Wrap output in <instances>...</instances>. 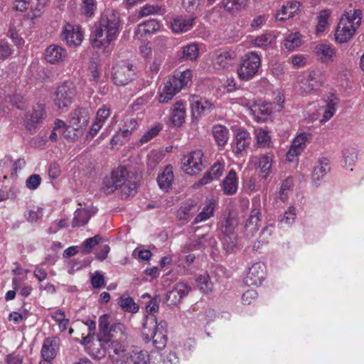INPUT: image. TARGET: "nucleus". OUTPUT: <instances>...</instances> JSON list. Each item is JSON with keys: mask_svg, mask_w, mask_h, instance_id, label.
Instances as JSON below:
<instances>
[{"mask_svg": "<svg viewBox=\"0 0 364 364\" xmlns=\"http://www.w3.org/2000/svg\"><path fill=\"white\" fill-rule=\"evenodd\" d=\"M120 20L117 14L109 12L101 16L95 23L91 33L92 47L105 48L115 41L119 33Z\"/></svg>", "mask_w": 364, "mask_h": 364, "instance_id": "f257e3e1", "label": "nucleus"}, {"mask_svg": "<svg viewBox=\"0 0 364 364\" xmlns=\"http://www.w3.org/2000/svg\"><path fill=\"white\" fill-rule=\"evenodd\" d=\"M167 323L157 321L153 315L146 317L143 325L142 336L145 342L152 341L157 349H163L167 343Z\"/></svg>", "mask_w": 364, "mask_h": 364, "instance_id": "f03ea898", "label": "nucleus"}, {"mask_svg": "<svg viewBox=\"0 0 364 364\" xmlns=\"http://www.w3.org/2000/svg\"><path fill=\"white\" fill-rule=\"evenodd\" d=\"M191 78L192 71L189 69L169 77L159 93V102L167 103L178 92L187 86Z\"/></svg>", "mask_w": 364, "mask_h": 364, "instance_id": "7ed1b4c3", "label": "nucleus"}, {"mask_svg": "<svg viewBox=\"0 0 364 364\" xmlns=\"http://www.w3.org/2000/svg\"><path fill=\"white\" fill-rule=\"evenodd\" d=\"M127 337V332L123 338H120V334L118 336L109 337L107 341H102V344L107 348V353L111 360L112 364H124V360L127 356V345L125 341Z\"/></svg>", "mask_w": 364, "mask_h": 364, "instance_id": "20e7f679", "label": "nucleus"}, {"mask_svg": "<svg viewBox=\"0 0 364 364\" xmlns=\"http://www.w3.org/2000/svg\"><path fill=\"white\" fill-rule=\"evenodd\" d=\"M261 66V56L251 51L245 54L240 60L237 69L238 77L244 81L250 80L257 73Z\"/></svg>", "mask_w": 364, "mask_h": 364, "instance_id": "39448f33", "label": "nucleus"}, {"mask_svg": "<svg viewBox=\"0 0 364 364\" xmlns=\"http://www.w3.org/2000/svg\"><path fill=\"white\" fill-rule=\"evenodd\" d=\"M76 87L72 81H65L59 85L53 97L54 105L60 109H68L76 95Z\"/></svg>", "mask_w": 364, "mask_h": 364, "instance_id": "423d86ee", "label": "nucleus"}, {"mask_svg": "<svg viewBox=\"0 0 364 364\" xmlns=\"http://www.w3.org/2000/svg\"><path fill=\"white\" fill-rule=\"evenodd\" d=\"M338 99L333 94L323 98L318 103L316 113L311 117V120H319L321 124L328 122L335 114Z\"/></svg>", "mask_w": 364, "mask_h": 364, "instance_id": "0eeeda50", "label": "nucleus"}, {"mask_svg": "<svg viewBox=\"0 0 364 364\" xmlns=\"http://www.w3.org/2000/svg\"><path fill=\"white\" fill-rule=\"evenodd\" d=\"M237 221L235 218L228 217L221 227L220 240L227 252H232L237 247V238L235 232Z\"/></svg>", "mask_w": 364, "mask_h": 364, "instance_id": "6e6552de", "label": "nucleus"}, {"mask_svg": "<svg viewBox=\"0 0 364 364\" xmlns=\"http://www.w3.org/2000/svg\"><path fill=\"white\" fill-rule=\"evenodd\" d=\"M111 316L105 314L99 318V329L100 337L109 338L120 334V338H123L126 336V326L120 323L116 322L110 326Z\"/></svg>", "mask_w": 364, "mask_h": 364, "instance_id": "1a4fd4ad", "label": "nucleus"}, {"mask_svg": "<svg viewBox=\"0 0 364 364\" xmlns=\"http://www.w3.org/2000/svg\"><path fill=\"white\" fill-rule=\"evenodd\" d=\"M135 75L133 65L127 62L121 61L112 68V80L118 86H123L131 82Z\"/></svg>", "mask_w": 364, "mask_h": 364, "instance_id": "9d476101", "label": "nucleus"}, {"mask_svg": "<svg viewBox=\"0 0 364 364\" xmlns=\"http://www.w3.org/2000/svg\"><path fill=\"white\" fill-rule=\"evenodd\" d=\"M361 22V11L353 10V13L343 14V43L352 38L360 26Z\"/></svg>", "mask_w": 364, "mask_h": 364, "instance_id": "9b49d317", "label": "nucleus"}, {"mask_svg": "<svg viewBox=\"0 0 364 364\" xmlns=\"http://www.w3.org/2000/svg\"><path fill=\"white\" fill-rule=\"evenodd\" d=\"M203 154L201 151H194L184 156L182 160L185 172L191 176L196 175L203 168Z\"/></svg>", "mask_w": 364, "mask_h": 364, "instance_id": "f8f14e48", "label": "nucleus"}, {"mask_svg": "<svg viewBox=\"0 0 364 364\" xmlns=\"http://www.w3.org/2000/svg\"><path fill=\"white\" fill-rule=\"evenodd\" d=\"M311 134L301 132L292 141L290 148L287 153V160L294 162L297 160L298 156L306 149L307 143L311 139Z\"/></svg>", "mask_w": 364, "mask_h": 364, "instance_id": "ddd939ff", "label": "nucleus"}, {"mask_svg": "<svg viewBox=\"0 0 364 364\" xmlns=\"http://www.w3.org/2000/svg\"><path fill=\"white\" fill-rule=\"evenodd\" d=\"M247 109L257 122L264 121L272 112V104L262 100L247 101L245 103Z\"/></svg>", "mask_w": 364, "mask_h": 364, "instance_id": "4468645a", "label": "nucleus"}, {"mask_svg": "<svg viewBox=\"0 0 364 364\" xmlns=\"http://www.w3.org/2000/svg\"><path fill=\"white\" fill-rule=\"evenodd\" d=\"M62 38L70 46H78L83 40V32L79 25L66 23L62 31Z\"/></svg>", "mask_w": 364, "mask_h": 364, "instance_id": "2eb2a0df", "label": "nucleus"}, {"mask_svg": "<svg viewBox=\"0 0 364 364\" xmlns=\"http://www.w3.org/2000/svg\"><path fill=\"white\" fill-rule=\"evenodd\" d=\"M266 275V267L264 263L257 262L250 268L245 282L248 286H257L262 284Z\"/></svg>", "mask_w": 364, "mask_h": 364, "instance_id": "dca6fc26", "label": "nucleus"}, {"mask_svg": "<svg viewBox=\"0 0 364 364\" xmlns=\"http://www.w3.org/2000/svg\"><path fill=\"white\" fill-rule=\"evenodd\" d=\"M322 81L319 75L316 72H311L308 77L299 83V87L297 92L306 96L319 90L322 85Z\"/></svg>", "mask_w": 364, "mask_h": 364, "instance_id": "f3484780", "label": "nucleus"}, {"mask_svg": "<svg viewBox=\"0 0 364 364\" xmlns=\"http://www.w3.org/2000/svg\"><path fill=\"white\" fill-rule=\"evenodd\" d=\"M191 289V287L186 283L178 282L166 294V299L168 304L176 305L188 294Z\"/></svg>", "mask_w": 364, "mask_h": 364, "instance_id": "a211bd4d", "label": "nucleus"}, {"mask_svg": "<svg viewBox=\"0 0 364 364\" xmlns=\"http://www.w3.org/2000/svg\"><path fill=\"white\" fill-rule=\"evenodd\" d=\"M45 59L50 64H59L63 62L67 56L66 50L58 45H50L45 51Z\"/></svg>", "mask_w": 364, "mask_h": 364, "instance_id": "6ab92c4d", "label": "nucleus"}, {"mask_svg": "<svg viewBox=\"0 0 364 364\" xmlns=\"http://www.w3.org/2000/svg\"><path fill=\"white\" fill-rule=\"evenodd\" d=\"M160 29V23L155 19H149L139 25L134 32V38L139 41L146 36H150Z\"/></svg>", "mask_w": 364, "mask_h": 364, "instance_id": "aec40b11", "label": "nucleus"}, {"mask_svg": "<svg viewBox=\"0 0 364 364\" xmlns=\"http://www.w3.org/2000/svg\"><path fill=\"white\" fill-rule=\"evenodd\" d=\"M195 19L193 16H178L171 21V28L175 33H186L193 27Z\"/></svg>", "mask_w": 364, "mask_h": 364, "instance_id": "412c9836", "label": "nucleus"}, {"mask_svg": "<svg viewBox=\"0 0 364 364\" xmlns=\"http://www.w3.org/2000/svg\"><path fill=\"white\" fill-rule=\"evenodd\" d=\"M110 109L105 105H103L97 110L95 121L92 123L88 132V136L92 138L98 133V132L101 129L105 123L106 120L110 116Z\"/></svg>", "mask_w": 364, "mask_h": 364, "instance_id": "4be33fe9", "label": "nucleus"}, {"mask_svg": "<svg viewBox=\"0 0 364 364\" xmlns=\"http://www.w3.org/2000/svg\"><path fill=\"white\" fill-rule=\"evenodd\" d=\"M58 339L57 338H46L43 343L41 351L43 359L53 360L58 353Z\"/></svg>", "mask_w": 364, "mask_h": 364, "instance_id": "5701e85b", "label": "nucleus"}, {"mask_svg": "<svg viewBox=\"0 0 364 364\" xmlns=\"http://www.w3.org/2000/svg\"><path fill=\"white\" fill-rule=\"evenodd\" d=\"M251 142V136L249 132L244 129H238L236 130L235 135V148L234 151L236 154L242 155L245 151Z\"/></svg>", "mask_w": 364, "mask_h": 364, "instance_id": "b1692460", "label": "nucleus"}, {"mask_svg": "<svg viewBox=\"0 0 364 364\" xmlns=\"http://www.w3.org/2000/svg\"><path fill=\"white\" fill-rule=\"evenodd\" d=\"M217 206L218 201L215 199L210 198L206 200L202 210L196 215L193 223L197 224L213 217Z\"/></svg>", "mask_w": 364, "mask_h": 364, "instance_id": "393cba45", "label": "nucleus"}, {"mask_svg": "<svg viewBox=\"0 0 364 364\" xmlns=\"http://www.w3.org/2000/svg\"><path fill=\"white\" fill-rule=\"evenodd\" d=\"M235 58V52L229 50L222 51L216 56L214 60V65L218 70L228 69L234 64Z\"/></svg>", "mask_w": 364, "mask_h": 364, "instance_id": "a878e982", "label": "nucleus"}, {"mask_svg": "<svg viewBox=\"0 0 364 364\" xmlns=\"http://www.w3.org/2000/svg\"><path fill=\"white\" fill-rule=\"evenodd\" d=\"M222 188L224 193L231 196L236 193L238 188V178L235 170L231 169L223 181Z\"/></svg>", "mask_w": 364, "mask_h": 364, "instance_id": "bb28decb", "label": "nucleus"}, {"mask_svg": "<svg viewBox=\"0 0 364 364\" xmlns=\"http://www.w3.org/2000/svg\"><path fill=\"white\" fill-rule=\"evenodd\" d=\"M260 210L259 208H253L247 220L245 229L247 235L253 236L260 227Z\"/></svg>", "mask_w": 364, "mask_h": 364, "instance_id": "cd10ccee", "label": "nucleus"}, {"mask_svg": "<svg viewBox=\"0 0 364 364\" xmlns=\"http://www.w3.org/2000/svg\"><path fill=\"white\" fill-rule=\"evenodd\" d=\"M124 364H149V355L147 351L138 348L129 351Z\"/></svg>", "mask_w": 364, "mask_h": 364, "instance_id": "c85d7f7f", "label": "nucleus"}, {"mask_svg": "<svg viewBox=\"0 0 364 364\" xmlns=\"http://www.w3.org/2000/svg\"><path fill=\"white\" fill-rule=\"evenodd\" d=\"M330 171L329 161L326 158L321 159L314 167L312 173V181L315 186L321 183L323 177Z\"/></svg>", "mask_w": 364, "mask_h": 364, "instance_id": "c756f323", "label": "nucleus"}, {"mask_svg": "<svg viewBox=\"0 0 364 364\" xmlns=\"http://www.w3.org/2000/svg\"><path fill=\"white\" fill-rule=\"evenodd\" d=\"M300 3L298 1H289L283 5L282 9L277 13L276 18L278 21H284L293 17L299 11Z\"/></svg>", "mask_w": 364, "mask_h": 364, "instance_id": "7c9ffc66", "label": "nucleus"}, {"mask_svg": "<svg viewBox=\"0 0 364 364\" xmlns=\"http://www.w3.org/2000/svg\"><path fill=\"white\" fill-rule=\"evenodd\" d=\"M186 108L181 101L176 102L171 113V122L174 126L180 127L185 121Z\"/></svg>", "mask_w": 364, "mask_h": 364, "instance_id": "2f4dec72", "label": "nucleus"}, {"mask_svg": "<svg viewBox=\"0 0 364 364\" xmlns=\"http://www.w3.org/2000/svg\"><path fill=\"white\" fill-rule=\"evenodd\" d=\"M95 213L96 210L92 211L85 208H77L74 213L72 226L73 228L84 226Z\"/></svg>", "mask_w": 364, "mask_h": 364, "instance_id": "473e14b6", "label": "nucleus"}, {"mask_svg": "<svg viewBox=\"0 0 364 364\" xmlns=\"http://www.w3.org/2000/svg\"><path fill=\"white\" fill-rule=\"evenodd\" d=\"M87 122L88 116L85 109L80 108L75 110L72 114L69 123L73 127L82 129V133H83Z\"/></svg>", "mask_w": 364, "mask_h": 364, "instance_id": "72a5a7b5", "label": "nucleus"}, {"mask_svg": "<svg viewBox=\"0 0 364 364\" xmlns=\"http://www.w3.org/2000/svg\"><path fill=\"white\" fill-rule=\"evenodd\" d=\"M248 0H221L218 4L226 12L235 14L245 9L247 5Z\"/></svg>", "mask_w": 364, "mask_h": 364, "instance_id": "f704fd0d", "label": "nucleus"}, {"mask_svg": "<svg viewBox=\"0 0 364 364\" xmlns=\"http://www.w3.org/2000/svg\"><path fill=\"white\" fill-rule=\"evenodd\" d=\"M173 168L167 166L159 175L157 182L161 189L168 191L173 181Z\"/></svg>", "mask_w": 364, "mask_h": 364, "instance_id": "c9c22d12", "label": "nucleus"}, {"mask_svg": "<svg viewBox=\"0 0 364 364\" xmlns=\"http://www.w3.org/2000/svg\"><path fill=\"white\" fill-rule=\"evenodd\" d=\"M213 108V105L208 100L193 97L192 100L191 109L193 114L201 115Z\"/></svg>", "mask_w": 364, "mask_h": 364, "instance_id": "e433bc0d", "label": "nucleus"}, {"mask_svg": "<svg viewBox=\"0 0 364 364\" xmlns=\"http://www.w3.org/2000/svg\"><path fill=\"white\" fill-rule=\"evenodd\" d=\"M213 136L220 146H225L229 139V130L228 129L221 124L214 125L212 128Z\"/></svg>", "mask_w": 364, "mask_h": 364, "instance_id": "4c0bfd02", "label": "nucleus"}, {"mask_svg": "<svg viewBox=\"0 0 364 364\" xmlns=\"http://www.w3.org/2000/svg\"><path fill=\"white\" fill-rule=\"evenodd\" d=\"M257 168H259L262 178H266L270 173L272 166V158L269 155H261L255 158Z\"/></svg>", "mask_w": 364, "mask_h": 364, "instance_id": "58836bf2", "label": "nucleus"}, {"mask_svg": "<svg viewBox=\"0 0 364 364\" xmlns=\"http://www.w3.org/2000/svg\"><path fill=\"white\" fill-rule=\"evenodd\" d=\"M44 113V109L42 105H37L33 109V112L26 116V127L28 129L31 130L35 128L36 124L38 123L42 119Z\"/></svg>", "mask_w": 364, "mask_h": 364, "instance_id": "ea45409f", "label": "nucleus"}, {"mask_svg": "<svg viewBox=\"0 0 364 364\" xmlns=\"http://www.w3.org/2000/svg\"><path fill=\"white\" fill-rule=\"evenodd\" d=\"M51 318L58 325L60 332H64L68 328L70 319L65 317V313L62 309H57L50 314Z\"/></svg>", "mask_w": 364, "mask_h": 364, "instance_id": "a19ab883", "label": "nucleus"}, {"mask_svg": "<svg viewBox=\"0 0 364 364\" xmlns=\"http://www.w3.org/2000/svg\"><path fill=\"white\" fill-rule=\"evenodd\" d=\"M118 305L125 312L136 314L139 311V306L129 296H122L118 299Z\"/></svg>", "mask_w": 364, "mask_h": 364, "instance_id": "79ce46f5", "label": "nucleus"}, {"mask_svg": "<svg viewBox=\"0 0 364 364\" xmlns=\"http://www.w3.org/2000/svg\"><path fill=\"white\" fill-rule=\"evenodd\" d=\"M275 41V37L269 33L262 34L255 38H250L251 45L254 47L265 48Z\"/></svg>", "mask_w": 364, "mask_h": 364, "instance_id": "37998d69", "label": "nucleus"}, {"mask_svg": "<svg viewBox=\"0 0 364 364\" xmlns=\"http://www.w3.org/2000/svg\"><path fill=\"white\" fill-rule=\"evenodd\" d=\"M129 173L127 169L124 166H119L114 170L111 173L112 178L117 188H121L127 181Z\"/></svg>", "mask_w": 364, "mask_h": 364, "instance_id": "c03bdc74", "label": "nucleus"}, {"mask_svg": "<svg viewBox=\"0 0 364 364\" xmlns=\"http://www.w3.org/2000/svg\"><path fill=\"white\" fill-rule=\"evenodd\" d=\"M199 55V48L198 44L193 43L188 44L183 48L182 58L186 60H195Z\"/></svg>", "mask_w": 364, "mask_h": 364, "instance_id": "a18cd8bd", "label": "nucleus"}, {"mask_svg": "<svg viewBox=\"0 0 364 364\" xmlns=\"http://www.w3.org/2000/svg\"><path fill=\"white\" fill-rule=\"evenodd\" d=\"M255 135L257 143L260 147H269L271 138L267 131L262 128H257L255 129Z\"/></svg>", "mask_w": 364, "mask_h": 364, "instance_id": "49530a36", "label": "nucleus"}, {"mask_svg": "<svg viewBox=\"0 0 364 364\" xmlns=\"http://www.w3.org/2000/svg\"><path fill=\"white\" fill-rule=\"evenodd\" d=\"M329 16L330 12L328 10H322L319 12L317 16L318 23L316 26V33L317 36L321 35L325 31L328 24Z\"/></svg>", "mask_w": 364, "mask_h": 364, "instance_id": "de8ad7c7", "label": "nucleus"}, {"mask_svg": "<svg viewBox=\"0 0 364 364\" xmlns=\"http://www.w3.org/2000/svg\"><path fill=\"white\" fill-rule=\"evenodd\" d=\"M302 44L301 35L299 32L290 33L287 36L284 46L289 50H293Z\"/></svg>", "mask_w": 364, "mask_h": 364, "instance_id": "09e8293b", "label": "nucleus"}, {"mask_svg": "<svg viewBox=\"0 0 364 364\" xmlns=\"http://www.w3.org/2000/svg\"><path fill=\"white\" fill-rule=\"evenodd\" d=\"M166 12V9L157 5L146 4L144 6L139 13V17H144L149 15H163Z\"/></svg>", "mask_w": 364, "mask_h": 364, "instance_id": "8fccbe9b", "label": "nucleus"}, {"mask_svg": "<svg viewBox=\"0 0 364 364\" xmlns=\"http://www.w3.org/2000/svg\"><path fill=\"white\" fill-rule=\"evenodd\" d=\"M109 338H103L98 336V339L96 343H94L92 348L91 349V353L94 358L97 359H101L104 358L107 353V348L102 344V341H107Z\"/></svg>", "mask_w": 364, "mask_h": 364, "instance_id": "3c124183", "label": "nucleus"}, {"mask_svg": "<svg viewBox=\"0 0 364 364\" xmlns=\"http://www.w3.org/2000/svg\"><path fill=\"white\" fill-rule=\"evenodd\" d=\"M316 53L322 61L329 60L334 55L333 49L326 44L318 45L316 47Z\"/></svg>", "mask_w": 364, "mask_h": 364, "instance_id": "603ef678", "label": "nucleus"}, {"mask_svg": "<svg viewBox=\"0 0 364 364\" xmlns=\"http://www.w3.org/2000/svg\"><path fill=\"white\" fill-rule=\"evenodd\" d=\"M198 286L200 291L205 294H208L212 291L213 284L210 280V277L207 274H203L199 276L196 279Z\"/></svg>", "mask_w": 364, "mask_h": 364, "instance_id": "864d4df0", "label": "nucleus"}, {"mask_svg": "<svg viewBox=\"0 0 364 364\" xmlns=\"http://www.w3.org/2000/svg\"><path fill=\"white\" fill-rule=\"evenodd\" d=\"M162 127L160 124H156L152 127L150 129L146 131L144 135L140 138L139 142L141 144H145L149 141L151 139L154 138L159 134L161 130Z\"/></svg>", "mask_w": 364, "mask_h": 364, "instance_id": "5fc2aeb1", "label": "nucleus"}, {"mask_svg": "<svg viewBox=\"0 0 364 364\" xmlns=\"http://www.w3.org/2000/svg\"><path fill=\"white\" fill-rule=\"evenodd\" d=\"M82 8L83 13L86 16H92L97 9V1L82 0Z\"/></svg>", "mask_w": 364, "mask_h": 364, "instance_id": "6e6d98bb", "label": "nucleus"}, {"mask_svg": "<svg viewBox=\"0 0 364 364\" xmlns=\"http://www.w3.org/2000/svg\"><path fill=\"white\" fill-rule=\"evenodd\" d=\"M62 134L65 138L72 141L77 139L82 134V129L75 128L70 125L67 126L65 130L63 131Z\"/></svg>", "mask_w": 364, "mask_h": 364, "instance_id": "4d7b16f0", "label": "nucleus"}, {"mask_svg": "<svg viewBox=\"0 0 364 364\" xmlns=\"http://www.w3.org/2000/svg\"><path fill=\"white\" fill-rule=\"evenodd\" d=\"M296 216V208L294 206H291L284 213V215L283 218L281 219L280 222L281 223L285 224L287 226L291 225L294 223Z\"/></svg>", "mask_w": 364, "mask_h": 364, "instance_id": "13d9d810", "label": "nucleus"}, {"mask_svg": "<svg viewBox=\"0 0 364 364\" xmlns=\"http://www.w3.org/2000/svg\"><path fill=\"white\" fill-rule=\"evenodd\" d=\"M343 156L344 157L345 164L350 166L355 163L357 159V153L355 149L348 148L343 153Z\"/></svg>", "mask_w": 364, "mask_h": 364, "instance_id": "bf43d9fd", "label": "nucleus"}, {"mask_svg": "<svg viewBox=\"0 0 364 364\" xmlns=\"http://www.w3.org/2000/svg\"><path fill=\"white\" fill-rule=\"evenodd\" d=\"M41 183V178L38 174H33L30 176L26 181V186L29 190L37 189Z\"/></svg>", "mask_w": 364, "mask_h": 364, "instance_id": "052dcab7", "label": "nucleus"}, {"mask_svg": "<svg viewBox=\"0 0 364 364\" xmlns=\"http://www.w3.org/2000/svg\"><path fill=\"white\" fill-rule=\"evenodd\" d=\"M127 126L128 127V128L121 129L119 131V133L120 134L124 141H126L129 136L131 135L132 130L136 129L137 126V122L135 119H132L129 121L128 124Z\"/></svg>", "mask_w": 364, "mask_h": 364, "instance_id": "680f3d73", "label": "nucleus"}, {"mask_svg": "<svg viewBox=\"0 0 364 364\" xmlns=\"http://www.w3.org/2000/svg\"><path fill=\"white\" fill-rule=\"evenodd\" d=\"M90 282L93 288L98 289L105 285L104 276L99 272H95L90 278Z\"/></svg>", "mask_w": 364, "mask_h": 364, "instance_id": "e2e57ef3", "label": "nucleus"}, {"mask_svg": "<svg viewBox=\"0 0 364 364\" xmlns=\"http://www.w3.org/2000/svg\"><path fill=\"white\" fill-rule=\"evenodd\" d=\"M224 168H225V164L221 161H217L211 167L209 172L210 173V174L213 176V177L215 179H218L223 175Z\"/></svg>", "mask_w": 364, "mask_h": 364, "instance_id": "0e129e2a", "label": "nucleus"}, {"mask_svg": "<svg viewBox=\"0 0 364 364\" xmlns=\"http://www.w3.org/2000/svg\"><path fill=\"white\" fill-rule=\"evenodd\" d=\"M100 77V73L98 65L92 63L89 67V80L94 83H97Z\"/></svg>", "mask_w": 364, "mask_h": 364, "instance_id": "69168bd1", "label": "nucleus"}, {"mask_svg": "<svg viewBox=\"0 0 364 364\" xmlns=\"http://www.w3.org/2000/svg\"><path fill=\"white\" fill-rule=\"evenodd\" d=\"M200 0H182L183 8L188 13H194L200 6Z\"/></svg>", "mask_w": 364, "mask_h": 364, "instance_id": "338daca9", "label": "nucleus"}, {"mask_svg": "<svg viewBox=\"0 0 364 364\" xmlns=\"http://www.w3.org/2000/svg\"><path fill=\"white\" fill-rule=\"evenodd\" d=\"M30 6V0H14L12 4L13 10L18 12H24Z\"/></svg>", "mask_w": 364, "mask_h": 364, "instance_id": "774afa93", "label": "nucleus"}]
</instances>
